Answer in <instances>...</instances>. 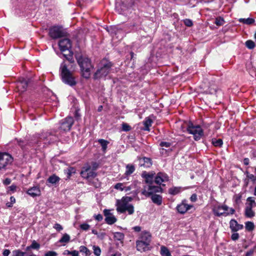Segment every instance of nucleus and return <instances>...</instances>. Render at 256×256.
Returning a JSON list of instances; mask_svg holds the SVG:
<instances>
[{
    "mask_svg": "<svg viewBox=\"0 0 256 256\" xmlns=\"http://www.w3.org/2000/svg\"><path fill=\"white\" fill-rule=\"evenodd\" d=\"M160 253L162 256H172L168 248L164 246H162L160 247Z\"/></svg>",
    "mask_w": 256,
    "mask_h": 256,
    "instance_id": "nucleus-30",
    "label": "nucleus"
},
{
    "mask_svg": "<svg viewBox=\"0 0 256 256\" xmlns=\"http://www.w3.org/2000/svg\"><path fill=\"white\" fill-rule=\"evenodd\" d=\"M76 57L80 68L82 76L86 79L88 78L90 75V70L92 67L90 60L88 58L79 55H76Z\"/></svg>",
    "mask_w": 256,
    "mask_h": 256,
    "instance_id": "nucleus-2",
    "label": "nucleus"
},
{
    "mask_svg": "<svg viewBox=\"0 0 256 256\" xmlns=\"http://www.w3.org/2000/svg\"><path fill=\"white\" fill-rule=\"evenodd\" d=\"M192 207L193 205L188 204L186 203V200H184L180 204L177 206L176 210L180 214H184Z\"/></svg>",
    "mask_w": 256,
    "mask_h": 256,
    "instance_id": "nucleus-13",
    "label": "nucleus"
},
{
    "mask_svg": "<svg viewBox=\"0 0 256 256\" xmlns=\"http://www.w3.org/2000/svg\"><path fill=\"white\" fill-rule=\"evenodd\" d=\"M160 145L162 147H164V148H168L170 147L171 144L170 142H160Z\"/></svg>",
    "mask_w": 256,
    "mask_h": 256,
    "instance_id": "nucleus-50",
    "label": "nucleus"
},
{
    "mask_svg": "<svg viewBox=\"0 0 256 256\" xmlns=\"http://www.w3.org/2000/svg\"><path fill=\"white\" fill-rule=\"evenodd\" d=\"M190 200L192 202H195L197 200V196L196 194H192L190 198Z\"/></svg>",
    "mask_w": 256,
    "mask_h": 256,
    "instance_id": "nucleus-57",
    "label": "nucleus"
},
{
    "mask_svg": "<svg viewBox=\"0 0 256 256\" xmlns=\"http://www.w3.org/2000/svg\"><path fill=\"white\" fill-rule=\"evenodd\" d=\"M58 46L60 50L62 52H64L66 50H70L72 48V42L70 39L66 38L60 40Z\"/></svg>",
    "mask_w": 256,
    "mask_h": 256,
    "instance_id": "nucleus-11",
    "label": "nucleus"
},
{
    "mask_svg": "<svg viewBox=\"0 0 256 256\" xmlns=\"http://www.w3.org/2000/svg\"><path fill=\"white\" fill-rule=\"evenodd\" d=\"M150 196L154 204L158 206H160L162 204V196L160 195L154 194L151 195Z\"/></svg>",
    "mask_w": 256,
    "mask_h": 256,
    "instance_id": "nucleus-23",
    "label": "nucleus"
},
{
    "mask_svg": "<svg viewBox=\"0 0 256 256\" xmlns=\"http://www.w3.org/2000/svg\"><path fill=\"white\" fill-rule=\"evenodd\" d=\"M40 247V244L36 242L35 240H34L30 247L27 248V250H28L30 248L34 249H38Z\"/></svg>",
    "mask_w": 256,
    "mask_h": 256,
    "instance_id": "nucleus-46",
    "label": "nucleus"
},
{
    "mask_svg": "<svg viewBox=\"0 0 256 256\" xmlns=\"http://www.w3.org/2000/svg\"><path fill=\"white\" fill-rule=\"evenodd\" d=\"M28 80L23 78H20L16 82V88L20 93H22L26 90L28 86Z\"/></svg>",
    "mask_w": 256,
    "mask_h": 256,
    "instance_id": "nucleus-12",
    "label": "nucleus"
},
{
    "mask_svg": "<svg viewBox=\"0 0 256 256\" xmlns=\"http://www.w3.org/2000/svg\"><path fill=\"white\" fill-rule=\"evenodd\" d=\"M122 129L124 132H128L130 130V126L126 123H123L122 124Z\"/></svg>",
    "mask_w": 256,
    "mask_h": 256,
    "instance_id": "nucleus-47",
    "label": "nucleus"
},
{
    "mask_svg": "<svg viewBox=\"0 0 256 256\" xmlns=\"http://www.w3.org/2000/svg\"><path fill=\"white\" fill-rule=\"evenodd\" d=\"M135 170V168L134 166L130 164H128L126 166V171L125 172V174L126 176H130L132 174Z\"/></svg>",
    "mask_w": 256,
    "mask_h": 256,
    "instance_id": "nucleus-29",
    "label": "nucleus"
},
{
    "mask_svg": "<svg viewBox=\"0 0 256 256\" xmlns=\"http://www.w3.org/2000/svg\"><path fill=\"white\" fill-rule=\"evenodd\" d=\"M74 122V119L71 116H68L61 122L60 129L63 131H69Z\"/></svg>",
    "mask_w": 256,
    "mask_h": 256,
    "instance_id": "nucleus-10",
    "label": "nucleus"
},
{
    "mask_svg": "<svg viewBox=\"0 0 256 256\" xmlns=\"http://www.w3.org/2000/svg\"><path fill=\"white\" fill-rule=\"evenodd\" d=\"M70 236L67 234H64L62 238L60 240L59 242L61 243H68L70 242Z\"/></svg>",
    "mask_w": 256,
    "mask_h": 256,
    "instance_id": "nucleus-35",
    "label": "nucleus"
},
{
    "mask_svg": "<svg viewBox=\"0 0 256 256\" xmlns=\"http://www.w3.org/2000/svg\"><path fill=\"white\" fill-rule=\"evenodd\" d=\"M246 200L250 202L248 206H246V207L252 208L256 206L255 200L252 197H248Z\"/></svg>",
    "mask_w": 256,
    "mask_h": 256,
    "instance_id": "nucleus-42",
    "label": "nucleus"
},
{
    "mask_svg": "<svg viewBox=\"0 0 256 256\" xmlns=\"http://www.w3.org/2000/svg\"><path fill=\"white\" fill-rule=\"evenodd\" d=\"M140 166L144 168H150L152 165V162L150 158L144 157L139 160Z\"/></svg>",
    "mask_w": 256,
    "mask_h": 256,
    "instance_id": "nucleus-20",
    "label": "nucleus"
},
{
    "mask_svg": "<svg viewBox=\"0 0 256 256\" xmlns=\"http://www.w3.org/2000/svg\"><path fill=\"white\" fill-rule=\"evenodd\" d=\"M132 229L136 232H139L141 230V227L140 226H136Z\"/></svg>",
    "mask_w": 256,
    "mask_h": 256,
    "instance_id": "nucleus-62",
    "label": "nucleus"
},
{
    "mask_svg": "<svg viewBox=\"0 0 256 256\" xmlns=\"http://www.w3.org/2000/svg\"><path fill=\"white\" fill-rule=\"evenodd\" d=\"M8 188L10 190L14 192L16 190V186L14 185H12L8 187Z\"/></svg>",
    "mask_w": 256,
    "mask_h": 256,
    "instance_id": "nucleus-63",
    "label": "nucleus"
},
{
    "mask_svg": "<svg viewBox=\"0 0 256 256\" xmlns=\"http://www.w3.org/2000/svg\"><path fill=\"white\" fill-rule=\"evenodd\" d=\"M68 66L64 61L60 64V72L62 80L65 84L72 86L76 84V82L73 73L68 69Z\"/></svg>",
    "mask_w": 256,
    "mask_h": 256,
    "instance_id": "nucleus-1",
    "label": "nucleus"
},
{
    "mask_svg": "<svg viewBox=\"0 0 256 256\" xmlns=\"http://www.w3.org/2000/svg\"><path fill=\"white\" fill-rule=\"evenodd\" d=\"M245 228L247 230L250 232L254 230V224L252 222H247L245 224Z\"/></svg>",
    "mask_w": 256,
    "mask_h": 256,
    "instance_id": "nucleus-34",
    "label": "nucleus"
},
{
    "mask_svg": "<svg viewBox=\"0 0 256 256\" xmlns=\"http://www.w3.org/2000/svg\"><path fill=\"white\" fill-rule=\"evenodd\" d=\"M98 142L102 146V150L105 151L107 148V146L108 144V142L104 139H99Z\"/></svg>",
    "mask_w": 256,
    "mask_h": 256,
    "instance_id": "nucleus-36",
    "label": "nucleus"
},
{
    "mask_svg": "<svg viewBox=\"0 0 256 256\" xmlns=\"http://www.w3.org/2000/svg\"><path fill=\"white\" fill-rule=\"evenodd\" d=\"M182 191L181 187H172L168 189V193L172 195H176Z\"/></svg>",
    "mask_w": 256,
    "mask_h": 256,
    "instance_id": "nucleus-25",
    "label": "nucleus"
},
{
    "mask_svg": "<svg viewBox=\"0 0 256 256\" xmlns=\"http://www.w3.org/2000/svg\"><path fill=\"white\" fill-rule=\"evenodd\" d=\"M246 46L249 49H253L256 45L254 42L252 40H248L246 42Z\"/></svg>",
    "mask_w": 256,
    "mask_h": 256,
    "instance_id": "nucleus-40",
    "label": "nucleus"
},
{
    "mask_svg": "<svg viewBox=\"0 0 256 256\" xmlns=\"http://www.w3.org/2000/svg\"><path fill=\"white\" fill-rule=\"evenodd\" d=\"M42 138L46 139L49 142H54L56 140V138L54 135H53L51 132H46L42 136Z\"/></svg>",
    "mask_w": 256,
    "mask_h": 256,
    "instance_id": "nucleus-24",
    "label": "nucleus"
},
{
    "mask_svg": "<svg viewBox=\"0 0 256 256\" xmlns=\"http://www.w3.org/2000/svg\"><path fill=\"white\" fill-rule=\"evenodd\" d=\"M25 252L20 251V250H14L12 251V256H24Z\"/></svg>",
    "mask_w": 256,
    "mask_h": 256,
    "instance_id": "nucleus-43",
    "label": "nucleus"
},
{
    "mask_svg": "<svg viewBox=\"0 0 256 256\" xmlns=\"http://www.w3.org/2000/svg\"><path fill=\"white\" fill-rule=\"evenodd\" d=\"M57 254L55 252L49 251L45 254V256H56Z\"/></svg>",
    "mask_w": 256,
    "mask_h": 256,
    "instance_id": "nucleus-55",
    "label": "nucleus"
},
{
    "mask_svg": "<svg viewBox=\"0 0 256 256\" xmlns=\"http://www.w3.org/2000/svg\"><path fill=\"white\" fill-rule=\"evenodd\" d=\"M10 252L9 250L6 249L3 251L2 254L4 256H8Z\"/></svg>",
    "mask_w": 256,
    "mask_h": 256,
    "instance_id": "nucleus-59",
    "label": "nucleus"
},
{
    "mask_svg": "<svg viewBox=\"0 0 256 256\" xmlns=\"http://www.w3.org/2000/svg\"><path fill=\"white\" fill-rule=\"evenodd\" d=\"M162 192V188L160 186H156L153 183L144 186L142 191V194L146 197H149L151 195L154 194V193Z\"/></svg>",
    "mask_w": 256,
    "mask_h": 256,
    "instance_id": "nucleus-6",
    "label": "nucleus"
},
{
    "mask_svg": "<svg viewBox=\"0 0 256 256\" xmlns=\"http://www.w3.org/2000/svg\"><path fill=\"white\" fill-rule=\"evenodd\" d=\"M54 228H55L58 232H60L63 229L62 226L60 224L58 223L54 225Z\"/></svg>",
    "mask_w": 256,
    "mask_h": 256,
    "instance_id": "nucleus-51",
    "label": "nucleus"
},
{
    "mask_svg": "<svg viewBox=\"0 0 256 256\" xmlns=\"http://www.w3.org/2000/svg\"><path fill=\"white\" fill-rule=\"evenodd\" d=\"M152 236L150 233L147 231H143L140 234L139 238V240H142L144 242H146L150 244L151 242Z\"/></svg>",
    "mask_w": 256,
    "mask_h": 256,
    "instance_id": "nucleus-19",
    "label": "nucleus"
},
{
    "mask_svg": "<svg viewBox=\"0 0 256 256\" xmlns=\"http://www.w3.org/2000/svg\"><path fill=\"white\" fill-rule=\"evenodd\" d=\"M116 26H111L110 29L108 30V32H110L112 34H116Z\"/></svg>",
    "mask_w": 256,
    "mask_h": 256,
    "instance_id": "nucleus-52",
    "label": "nucleus"
},
{
    "mask_svg": "<svg viewBox=\"0 0 256 256\" xmlns=\"http://www.w3.org/2000/svg\"><path fill=\"white\" fill-rule=\"evenodd\" d=\"M132 198L130 196L123 197L121 200H116V210L118 212L124 213L127 211L129 214H132L134 212V206L130 204Z\"/></svg>",
    "mask_w": 256,
    "mask_h": 256,
    "instance_id": "nucleus-3",
    "label": "nucleus"
},
{
    "mask_svg": "<svg viewBox=\"0 0 256 256\" xmlns=\"http://www.w3.org/2000/svg\"><path fill=\"white\" fill-rule=\"evenodd\" d=\"M214 23L216 26H220L224 24V20L222 18L218 17L216 19Z\"/></svg>",
    "mask_w": 256,
    "mask_h": 256,
    "instance_id": "nucleus-41",
    "label": "nucleus"
},
{
    "mask_svg": "<svg viewBox=\"0 0 256 256\" xmlns=\"http://www.w3.org/2000/svg\"><path fill=\"white\" fill-rule=\"evenodd\" d=\"M80 228L84 230H87L90 228V226L86 223L80 225Z\"/></svg>",
    "mask_w": 256,
    "mask_h": 256,
    "instance_id": "nucleus-48",
    "label": "nucleus"
},
{
    "mask_svg": "<svg viewBox=\"0 0 256 256\" xmlns=\"http://www.w3.org/2000/svg\"><path fill=\"white\" fill-rule=\"evenodd\" d=\"M80 251L81 252L86 254V256H90L91 254L90 250L84 246H80Z\"/></svg>",
    "mask_w": 256,
    "mask_h": 256,
    "instance_id": "nucleus-39",
    "label": "nucleus"
},
{
    "mask_svg": "<svg viewBox=\"0 0 256 256\" xmlns=\"http://www.w3.org/2000/svg\"><path fill=\"white\" fill-rule=\"evenodd\" d=\"M60 180V178L58 176L55 174H53L48 178V182L52 184H56V182H59Z\"/></svg>",
    "mask_w": 256,
    "mask_h": 256,
    "instance_id": "nucleus-31",
    "label": "nucleus"
},
{
    "mask_svg": "<svg viewBox=\"0 0 256 256\" xmlns=\"http://www.w3.org/2000/svg\"><path fill=\"white\" fill-rule=\"evenodd\" d=\"M11 182V180L9 178H6L4 180V184L5 185L10 184Z\"/></svg>",
    "mask_w": 256,
    "mask_h": 256,
    "instance_id": "nucleus-60",
    "label": "nucleus"
},
{
    "mask_svg": "<svg viewBox=\"0 0 256 256\" xmlns=\"http://www.w3.org/2000/svg\"><path fill=\"white\" fill-rule=\"evenodd\" d=\"M112 66V64L110 62L106 59L102 60L94 74V78L95 80L104 78L110 72Z\"/></svg>",
    "mask_w": 256,
    "mask_h": 256,
    "instance_id": "nucleus-4",
    "label": "nucleus"
},
{
    "mask_svg": "<svg viewBox=\"0 0 256 256\" xmlns=\"http://www.w3.org/2000/svg\"><path fill=\"white\" fill-rule=\"evenodd\" d=\"M254 253V250H250L248 251L246 254V256H253Z\"/></svg>",
    "mask_w": 256,
    "mask_h": 256,
    "instance_id": "nucleus-58",
    "label": "nucleus"
},
{
    "mask_svg": "<svg viewBox=\"0 0 256 256\" xmlns=\"http://www.w3.org/2000/svg\"><path fill=\"white\" fill-rule=\"evenodd\" d=\"M184 24L188 26H192L193 23L192 20L190 19H186L184 20Z\"/></svg>",
    "mask_w": 256,
    "mask_h": 256,
    "instance_id": "nucleus-49",
    "label": "nucleus"
},
{
    "mask_svg": "<svg viewBox=\"0 0 256 256\" xmlns=\"http://www.w3.org/2000/svg\"><path fill=\"white\" fill-rule=\"evenodd\" d=\"M152 120L150 118H146L144 121V130L150 131V127L152 126Z\"/></svg>",
    "mask_w": 256,
    "mask_h": 256,
    "instance_id": "nucleus-28",
    "label": "nucleus"
},
{
    "mask_svg": "<svg viewBox=\"0 0 256 256\" xmlns=\"http://www.w3.org/2000/svg\"><path fill=\"white\" fill-rule=\"evenodd\" d=\"M214 214L218 216H228L230 214H233L235 210L232 208H229L226 205L215 206L213 208Z\"/></svg>",
    "mask_w": 256,
    "mask_h": 256,
    "instance_id": "nucleus-5",
    "label": "nucleus"
},
{
    "mask_svg": "<svg viewBox=\"0 0 256 256\" xmlns=\"http://www.w3.org/2000/svg\"><path fill=\"white\" fill-rule=\"evenodd\" d=\"M12 162V156L6 152H0V170L4 168Z\"/></svg>",
    "mask_w": 256,
    "mask_h": 256,
    "instance_id": "nucleus-9",
    "label": "nucleus"
},
{
    "mask_svg": "<svg viewBox=\"0 0 256 256\" xmlns=\"http://www.w3.org/2000/svg\"><path fill=\"white\" fill-rule=\"evenodd\" d=\"M240 22L246 24H252L254 22V19L252 18H240L238 20Z\"/></svg>",
    "mask_w": 256,
    "mask_h": 256,
    "instance_id": "nucleus-33",
    "label": "nucleus"
},
{
    "mask_svg": "<svg viewBox=\"0 0 256 256\" xmlns=\"http://www.w3.org/2000/svg\"><path fill=\"white\" fill-rule=\"evenodd\" d=\"M142 178L145 179L144 182L146 184H149L152 183L154 178L153 174H150L146 171H144L142 174Z\"/></svg>",
    "mask_w": 256,
    "mask_h": 256,
    "instance_id": "nucleus-21",
    "label": "nucleus"
},
{
    "mask_svg": "<svg viewBox=\"0 0 256 256\" xmlns=\"http://www.w3.org/2000/svg\"><path fill=\"white\" fill-rule=\"evenodd\" d=\"M212 143L215 146L220 147L222 145V139H213L212 140Z\"/></svg>",
    "mask_w": 256,
    "mask_h": 256,
    "instance_id": "nucleus-38",
    "label": "nucleus"
},
{
    "mask_svg": "<svg viewBox=\"0 0 256 256\" xmlns=\"http://www.w3.org/2000/svg\"><path fill=\"white\" fill-rule=\"evenodd\" d=\"M121 2L122 5V10L124 11L128 6H131L134 4V0H121Z\"/></svg>",
    "mask_w": 256,
    "mask_h": 256,
    "instance_id": "nucleus-26",
    "label": "nucleus"
},
{
    "mask_svg": "<svg viewBox=\"0 0 256 256\" xmlns=\"http://www.w3.org/2000/svg\"><path fill=\"white\" fill-rule=\"evenodd\" d=\"M230 228L232 231L236 232L243 228L242 224H238V222L234 220H232L230 222Z\"/></svg>",
    "mask_w": 256,
    "mask_h": 256,
    "instance_id": "nucleus-22",
    "label": "nucleus"
},
{
    "mask_svg": "<svg viewBox=\"0 0 256 256\" xmlns=\"http://www.w3.org/2000/svg\"><path fill=\"white\" fill-rule=\"evenodd\" d=\"M68 54H64L63 55L70 63L72 64L74 62L72 56L73 52L70 50H68Z\"/></svg>",
    "mask_w": 256,
    "mask_h": 256,
    "instance_id": "nucleus-32",
    "label": "nucleus"
},
{
    "mask_svg": "<svg viewBox=\"0 0 256 256\" xmlns=\"http://www.w3.org/2000/svg\"><path fill=\"white\" fill-rule=\"evenodd\" d=\"M93 250L94 254L96 256H100L101 254V250L100 247L98 246H93Z\"/></svg>",
    "mask_w": 256,
    "mask_h": 256,
    "instance_id": "nucleus-44",
    "label": "nucleus"
},
{
    "mask_svg": "<svg viewBox=\"0 0 256 256\" xmlns=\"http://www.w3.org/2000/svg\"><path fill=\"white\" fill-rule=\"evenodd\" d=\"M255 215L254 212L252 210V208L246 207L245 208V216L248 218H252Z\"/></svg>",
    "mask_w": 256,
    "mask_h": 256,
    "instance_id": "nucleus-27",
    "label": "nucleus"
},
{
    "mask_svg": "<svg viewBox=\"0 0 256 256\" xmlns=\"http://www.w3.org/2000/svg\"><path fill=\"white\" fill-rule=\"evenodd\" d=\"M94 218L98 222L101 221L103 218L101 214H98L97 215H95L94 216Z\"/></svg>",
    "mask_w": 256,
    "mask_h": 256,
    "instance_id": "nucleus-56",
    "label": "nucleus"
},
{
    "mask_svg": "<svg viewBox=\"0 0 256 256\" xmlns=\"http://www.w3.org/2000/svg\"><path fill=\"white\" fill-rule=\"evenodd\" d=\"M231 238L233 240H236L239 238V234L237 232L234 233L232 234Z\"/></svg>",
    "mask_w": 256,
    "mask_h": 256,
    "instance_id": "nucleus-53",
    "label": "nucleus"
},
{
    "mask_svg": "<svg viewBox=\"0 0 256 256\" xmlns=\"http://www.w3.org/2000/svg\"><path fill=\"white\" fill-rule=\"evenodd\" d=\"M72 256H79L78 252L77 250H73L72 254H71Z\"/></svg>",
    "mask_w": 256,
    "mask_h": 256,
    "instance_id": "nucleus-64",
    "label": "nucleus"
},
{
    "mask_svg": "<svg viewBox=\"0 0 256 256\" xmlns=\"http://www.w3.org/2000/svg\"><path fill=\"white\" fill-rule=\"evenodd\" d=\"M188 132L193 134L196 140H200L203 135V131L199 126H194L192 123H189L187 127Z\"/></svg>",
    "mask_w": 256,
    "mask_h": 256,
    "instance_id": "nucleus-7",
    "label": "nucleus"
},
{
    "mask_svg": "<svg viewBox=\"0 0 256 256\" xmlns=\"http://www.w3.org/2000/svg\"><path fill=\"white\" fill-rule=\"evenodd\" d=\"M68 172L67 174H68V178H70V176L72 175V174L75 173V170L73 168H70L69 169H68Z\"/></svg>",
    "mask_w": 256,
    "mask_h": 256,
    "instance_id": "nucleus-54",
    "label": "nucleus"
},
{
    "mask_svg": "<svg viewBox=\"0 0 256 256\" xmlns=\"http://www.w3.org/2000/svg\"><path fill=\"white\" fill-rule=\"evenodd\" d=\"M168 178L167 174L164 173L159 172L155 178L154 182L158 184H162L164 186V184H162V182H166L168 181Z\"/></svg>",
    "mask_w": 256,
    "mask_h": 256,
    "instance_id": "nucleus-16",
    "label": "nucleus"
},
{
    "mask_svg": "<svg viewBox=\"0 0 256 256\" xmlns=\"http://www.w3.org/2000/svg\"><path fill=\"white\" fill-rule=\"evenodd\" d=\"M48 34L52 39L60 38L66 34V32L63 30L62 26H56L50 28Z\"/></svg>",
    "mask_w": 256,
    "mask_h": 256,
    "instance_id": "nucleus-8",
    "label": "nucleus"
},
{
    "mask_svg": "<svg viewBox=\"0 0 256 256\" xmlns=\"http://www.w3.org/2000/svg\"><path fill=\"white\" fill-rule=\"evenodd\" d=\"M82 176L86 179H90L96 176V174L90 169V166L87 168H84L80 173Z\"/></svg>",
    "mask_w": 256,
    "mask_h": 256,
    "instance_id": "nucleus-14",
    "label": "nucleus"
},
{
    "mask_svg": "<svg viewBox=\"0 0 256 256\" xmlns=\"http://www.w3.org/2000/svg\"><path fill=\"white\" fill-rule=\"evenodd\" d=\"M114 238L118 240H122L124 238V234L120 232H116L114 234Z\"/></svg>",
    "mask_w": 256,
    "mask_h": 256,
    "instance_id": "nucleus-37",
    "label": "nucleus"
},
{
    "mask_svg": "<svg viewBox=\"0 0 256 256\" xmlns=\"http://www.w3.org/2000/svg\"><path fill=\"white\" fill-rule=\"evenodd\" d=\"M124 184L123 183H117L114 186V188L120 191H124Z\"/></svg>",
    "mask_w": 256,
    "mask_h": 256,
    "instance_id": "nucleus-45",
    "label": "nucleus"
},
{
    "mask_svg": "<svg viewBox=\"0 0 256 256\" xmlns=\"http://www.w3.org/2000/svg\"><path fill=\"white\" fill-rule=\"evenodd\" d=\"M27 194L31 196L34 198L40 196L41 194V192L40 188L36 186L29 188L27 191Z\"/></svg>",
    "mask_w": 256,
    "mask_h": 256,
    "instance_id": "nucleus-18",
    "label": "nucleus"
},
{
    "mask_svg": "<svg viewBox=\"0 0 256 256\" xmlns=\"http://www.w3.org/2000/svg\"><path fill=\"white\" fill-rule=\"evenodd\" d=\"M150 244L142 240H137L136 241V248L137 250L142 252H145L150 250Z\"/></svg>",
    "mask_w": 256,
    "mask_h": 256,
    "instance_id": "nucleus-15",
    "label": "nucleus"
},
{
    "mask_svg": "<svg viewBox=\"0 0 256 256\" xmlns=\"http://www.w3.org/2000/svg\"><path fill=\"white\" fill-rule=\"evenodd\" d=\"M78 109H76V112H75V114H74V116H75V118L76 119H78L80 118V115L78 113Z\"/></svg>",
    "mask_w": 256,
    "mask_h": 256,
    "instance_id": "nucleus-61",
    "label": "nucleus"
},
{
    "mask_svg": "<svg viewBox=\"0 0 256 256\" xmlns=\"http://www.w3.org/2000/svg\"><path fill=\"white\" fill-rule=\"evenodd\" d=\"M104 214L106 216L105 221L108 224H112L116 222V218L110 213L107 210H104Z\"/></svg>",
    "mask_w": 256,
    "mask_h": 256,
    "instance_id": "nucleus-17",
    "label": "nucleus"
}]
</instances>
